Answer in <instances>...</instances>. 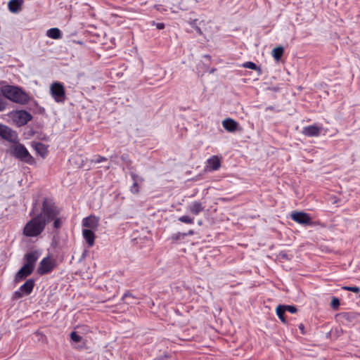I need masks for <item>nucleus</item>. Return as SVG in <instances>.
I'll list each match as a JSON object with an SVG mask.
<instances>
[{
	"mask_svg": "<svg viewBox=\"0 0 360 360\" xmlns=\"http://www.w3.org/2000/svg\"><path fill=\"white\" fill-rule=\"evenodd\" d=\"M24 0H10L8 3V10L13 13H18L22 10Z\"/></svg>",
	"mask_w": 360,
	"mask_h": 360,
	"instance_id": "obj_15",
	"label": "nucleus"
},
{
	"mask_svg": "<svg viewBox=\"0 0 360 360\" xmlns=\"http://www.w3.org/2000/svg\"><path fill=\"white\" fill-rule=\"evenodd\" d=\"M243 66L245 68L251 69V70H257L259 69L257 65L253 62H246L245 63Z\"/></svg>",
	"mask_w": 360,
	"mask_h": 360,
	"instance_id": "obj_28",
	"label": "nucleus"
},
{
	"mask_svg": "<svg viewBox=\"0 0 360 360\" xmlns=\"http://www.w3.org/2000/svg\"><path fill=\"white\" fill-rule=\"evenodd\" d=\"M323 129L321 126L313 124L302 129V133L309 137L319 136Z\"/></svg>",
	"mask_w": 360,
	"mask_h": 360,
	"instance_id": "obj_9",
	"label": "nucleus"
},
{
	"mask_svg": "<svg viewBox=\"0 0 360 360\" xmlns=\"http://www.w3.org/2000/svg\"><path fill=\"white\" fill-rule=\"evenodd\" d=\"M58 214V207L51 201L45 199L43 201L41 212L25 226L24 235L27 237L39 236L44 231L46 224L51 221Z\"/></svg>",
	"mask_w": 360,
	"mask_h": 360,
	"instance_id": "obj_1",
	"label": "nucleus"
},
{
	"mask_svg": "<svg viewBox=\"0 0 360 360\" xmlns=\"http://www.w3.org/2000/svg\"><path fill=\"white\" fill-rule=\"evenodd\" d=\"M283 309L285 310V311H288L291 314H295L297 311V308L292 305H283Z\"/></svg>",
	"mask_w": 360,
	"mask_h": 360,
	"instance_id": "obj_29",
	"label": "nucleus"
},
{
	"mask_svg": "<svg viewBox=\"0 0 360 360\" xmlns=\"http://www.w3.org/2000/svg\"><path fill=\"white\" fill-rule=\"evenodd\" d=\"M273 109H274V108H273L272 106H269V107H267L266 110H272Z\"/></svg>",
	"mask_w": 360,
	"mask_h": 360,
	"instance_id": "obj_42",
	"label": "nucleus"
},
{
	"mask_svg": "<svg viewBox=\"0 0 360 360\" xmlns=\"http://www.w3.org/2000/svg\"><path fill=\"white\" fill-rule=\"evenodd\" d=\"M70 338L71 340L75 342H79L82 340V337L79 335L76 332H72L70 333Z\"/></svg>",
	"mask_w": 360,
	"mask_h": 360,
	"instance_id": "obj_31",
	"label": "nucleus"
},
{
	"mask_svg": "<svg viewBox=\"0 0 360 360\" xmlns=\"http://www.w3.org/2000/svg\"><path fill=\"white\" fill-rule=\"evenodd\" d=\"M276 314L277 316H278V318L281 319V321L285 323H286V321H285V319L284 317V313H285V310L283 309V305H278L277 307H276Z\"/></svg>",
	"mask_w": 360,
	"mask_h": 360,
	"instance_id": "obj_26",
	"label": "nucleus"
},
{
	"mask_svg": "<svg viewBox=\"0 0 360 360\" xmlns=\"http://www.w3.org/2000/svg\"><path fill=\"white\" fill-rule=\"evenodd\" d=\"M0 136L12 143H16L18 141V135L15 131L1 124H0Z\"/></svg>",
	"mask_w": 360,
	"mask_h": 360,
	"instance_id": "obj_8",
	"label": "nucleus"
},
{
	"mask_svg": "<svg viewBox=\"0 0 360 360\" xmlns=\"http://www.w3.org/2000/svg\"><path fill=\"white\" fill-rule=\"evenodd\" d=\"M290 217L294 221L303 226L311 225L313 223L309 214L304 212H292Z\"/></svg>",
	"mask_w": 360,
	"mask_h": 360,
	"instance_id": "obj_7",
	"label": "nucleus"
},
{
	"mask_svg": "<svg viewBox=\"0 0 360 360\" xmlns=\"http://www.w3.org/2000/svg\"><path fill=\"white\" fill-rule=\"evenodd\" d=\"M25 294L20 290L19 288L18 290L15 291L13 294V298L14 299H19L22 297Z\"/></svg>",
	"mask_w": 360,
	"mask_h": 360,
	"instance_id": "obj_36",
	"label": "nucleus"
},
{
	"mask_svg": "<svg viewBox=\"0 0 360 360\" xmlns=\"http://www.w3.org/2000/svg\"><path fill=\"white\" fill-rule=\"evenodd\" d=\"M198 224H199V225H201V224H202V221H198Z\"/></svg>",
	"mask_w": 360,
	"mask_h": 360,
	"instance_id": "obj_43",
	"label": "nucleus"
},
{
	"mask_svg": "<svg viewBox=\"0 0 360 360\" xmlns=\"http://www.w3.org/2000/svg\"><path fill=\"white\" fill-rule=\"evenodd\" d=\"M99 219L95 216H90L83 220V226L90 230H96L98 226Z\"/></svg>",
	"mask_w": 360,
	"mask_h": 360,
	"instance_id": "obj_11",
	"label": "nucleus"
},
{
	"mask_svg": "<svg viewBox=\"0 0 360 360\" xmlns=\"http://www.w3.org/2000/svg\"><path fill=\"white\" fill-rule=\"evenodd\" d=\"M207 169L208 170H217L220 167V160L217 156H213L207 162Z\"/></svg>",
	"mask_w": 360,
	"mask_h": 360,
	"instance_id": "obj_17",
	"label": "nucleus"
},
{
	"mask_svg": "<svg viewBox=\"0 0 360 360\" xmlns=\"http://www.w3.org/2000/svg\"><path fill=\"white\" fill-rule=\"evenodd\" d=\"M107 160L106 158L102 156H98V158L94 160L96 163H100L103 161H105Z\"/></svg>",
	"mask_w": 360,
	"mask_h": 360,
	"instance_id": "obj_37",
	"label": "nucleus"
},
{
	"mask_svg": "<svg viewBox=\"0 0 360 360\" xmlns=\"http://www.w3.org/2000/svg\"><path fill=\"white\" fill-rule=\"evenodd\" d=\"M11 153L20 161L29 165L34 163L33 157L30 154L26 148L20 143H14L11 148Z\"/></svg>",
	"mask_w": 360,
	"mask_h": 360,
	"instance_id": "obj_3",
	"label": "nucleus"
},
{
	"mask_svg": "<svg viewBox=\"0 0 360 360\" xmlns=\"http://www.w3.org/2000/svg\"><path fill=\"white\" fill-rule=\"evenodd\" d=\"M155 26L158 30H162L165 28V24L162 22L155 23Z\"/></svg>",
	"mask_w": 360,
	"mask_h": 360,
	"instance_id": "obj_38",
	"label": "nucleus"
},
{
	"mask_svg": "<svg viewBox=\"0 0 360 360\" xmlns=\"http://www.w3.org/2000/svg\"><path fill=\"white\" fill-rule=\"evenodd\" d=\"M330 306L333 309H338V307L340 306V300L339 299H338L337 297H333L332 299V301H331V303H330Z\"/></svg>",
	"mask_w": 360,
	"mask_h": 360,
	"instance_id": "obj_34",
	"label": "nucleus"
},
{
	"mask_svg": "<svg viewBox=\"0 0 360 360\" xmlns=\"http://www.w3.org/2000/svg\"><path fill=\"white\" fill-rule=\"evenodd\" d=\"M185 21L190 25L196 32L202 35L204 32H208L210 27H207L206 25L209 24V22H206L204 19H198L195 18H193L191 16L187 17L185 19Z\"/></svg>",
	"mask_w": 360,
	"mask_h": 360,
	"instance_id": "obj_4",
	"label": "nucleus"
},
{
	"mask_svg": "<svg viewBox=\"0 0 360 360\" xmlns=\"http://www.w3.org/2000/svg\"><path fill=\"white\" fill-rule=\"evenodd\" d=\"M204 209L205 206L198 201H194L187 206V210L194 215L199 214Z\"/></svg>",
	"mask_w": 360,
	"mask_h": 360,
	"instance_id": "obj_14",
	"label": "nucleus"
},
{
	"mask_svg": "<svg viewBox=\"0 0 360 360\" xmlns=\"http://www.w3.org/2000/svg\"><path fill=\"white\" fill-rule=\"evenodd\" d=\"M179 221H180L181 222L185 223V224H193V218H192L189 216H187V215H184V216L180 217L179 218Z\"/></svg>",
	"mask_w": 360,
	"mask_h": 360,
	"instance_id": "obj_27",
	"label": "nucleus"
},
{
	"mask_svg": "<svg viewBox=\"0 0 360 360\" xmlns=\"http://www.w3.org/2000/svg\"><path fill=\"white\" fill-rule=\"evenodd\" d=\"M343 289H345L346 290L352 291L354 292H359L360 290L359 288H358L356 286H345V287H343Z\"/></svg>",
	"mask_w": 360,
	"mask_h": 360,
	"instance_id": "obj_35",
	"label": "nucleus"
},
{
	"mask_svg": "<svg viewBox=\"0 0 360 360\" xmlns=\"http://www.w3.org/2000/svg\"><path fill=\"white\" fill-rule=\"evenodd\" d=\"M337 317L339 319V321L341 322H352L355 319V315L353 313L349 312H342L337 315Z\"/></svg>",
	"mask_w": 360,
	"mask_h": 360,
	"instance_id": "obj_21",
	"label": "nucleus"
},
{
	"mask_svg": "<svg viewBox=\"0 0 360 360\" xmlns=\"http://www.w3.org/2000/svg\"><path fill=\"white\" fill-rule=\"evenodd\" d=\"M18 122L21 124H27L29 121L32 120V115L25 110H21L17 112Z\"/></svg>",
	"mask_w": 360,
	"mask_h": 360,
	"instance_id": "obj_20",
	"label": "nucleus"
},
{
	"mask_svg": "<svg viewBox=\"0 0 360 360\" xmlns=\"http://www.w3.org/2000/svg\"><path fill=\"white\" fill-rule=\"evenodd\" d=\"M129 298H132L134 299V297L131 295V294L129 292H125L124 294V295L122 296V300H124V302L127 304H134V302H129L128 301V299Z\"/></svg>",
	"mask_w": 360,
	"mask_h": 360,
	"instance_id": "obj_33",
	"label": "nucleus"
},
{
	"mask_svg": "<svg viewBox=\"0 0 360 360\" xmlns=\"http://www.w3.org/2000/svg\"><path fill=\"white\" fill-rule=\"evenodd\" d=\"M283 48L282 46H278L273 49L272 56L276 61H279L283 54Z\"/></svg>",
	"mask_w": 360,
	"mask_h": 360,
	"instance_id": "obj_24",
	"label": "nucleus"
},
{
	"mask_svg": "<svg viewBox=\"0 0 360 360\" xmlns=\"http://www.w3.org/2000/svg\"><path fill=\"white\" fill-rule=\"evenodd\" d=\"M186 236H187L186 233L178 232V233H176L175 234H173L172 236V239L173 240H180V239L184 238Z\"/></svg>",
	"mask_w": 360,
	"mask_h": 360,
	"instance_id": "obj_32",
	"label": "nucleus"
},
{
	"mask_svg": "<svg viewBox=\"0 0 360 360\" xmlns=\"http://www.w3.org/2000/svg\"><path fill=\"white\" fill-rule=\"evenodd\" d=\"M33 269L32 266H28V265L24 264L21 269L17 272L15 277V281L16 283L20 282V281L25 279L26 277H27L29 275H30Z\"/></svg>",
	"mask_w": 360,
	"mask_h": 360,
	"instance_id": "obj_10",
	"label": "nucleus"
},
{
	"mask_svg": "<svg viewBox=\"0 0 360 360\" xmlns=\"http://www.w3.org/2000/svg\"><path fill=\"white\" fill-rule=\"evenodd\" d=\"M51 94L54 100L58 102H63L65 100V94L63 86L60 82H54L51 86Z\"/></svg>",
	"mask_w": 360,
	"mask_h": 360,
	"instance_id": "obj_5",
	"label": "nucleus"
},
{
	"mask_svg": "<svg viewBox=\"0 0 360 360\" xmlns=\"http://www.w3.org/2000/svg\"><path fill=\"white\" fill-rule=\"evenodd\" d=\"M6 107V101L4 94H0V111H3Z\"/></svg>",
	"mask_w": 360,
	"mask_h": 360,
	"instance_id": "obj_30",
	"label": "nucleus"
},
{
	"mask_svg": "<svg viewBox=\"0 0 360 360\" xmlns=\"http://www.w3.org/2000/svg\"><path fill=\"white\" fill-rule=\"evenodd\" d=\"M122 160L123 161H124V162H127V157H126L125 155H123L122 156Z\"/></svg>",
	"mask_w": 360,
	"mask_h": 360,
	"instance_id": "obj_41",
	"label": "nucleus"
},
{
	"mask_svg": "<svg viewBox=\"0 0 360 360\" xmlns=\"http://www.w3.org/2000/svg\"><path fill=\"white\" fill-rule=\"evenodd\" d=\"M34 282L32 279L27 280L23 285L20 287V290L26 295H30L34 288Z\"/></svg>",
	"mask_w": 360,
	"mask_h": 360,
	"instance_id": "obj_19",
	"label": "nucleus"
},
{
	"mask_svg": "<svg viewBox=\"0 0 360 360\" xmlns=\"http://www.w3.org/2000/svg\"><path fill=\"white\" fill-rule=\"evenodd\" d=\"M46 35L53 39H60L62 37L61 32L58 28L54 27L47 30Z\"/></svg>",
	"mask_w": 360,
	"mask_h": 360,
	"instance_id": "obj_23",
	"label": "nucleus"
},
{
	"mask_svg": "<svg viewBox=\"0 0 360 360\" xmlns=\"http://www.w3.org/2000/svg\"><path fill=\"white\" fill-rule=\"evenodd\" d=\"M39 257V254L37 251H32L30 252L27 253L25 255V264L28 265V266H32V269H34V264L37 261Z\"/></svg>",
	"mask_w": 360,
	"mask_h": 360,
	"instance_id": "obj_13",
	"label": "nucleus"
},
{
	"mask_svg": "<svg viewBox=\"0 0 360 360\" xmlns=\"http://www.w3.org/2000/svg\"><path fill=\"white\" fill-rule=\"evenodd\" d=\"M55 267V260L49 257H44L39 263L37 273L44 275L51 272Z\"/></svg>",
	"mask_w": 360,
	"mask_h": 360,
	"instance_id": "obj_6",
	"label": "nucleus"
},
{
	"mask_svg": "<svg viewBox=\"0 0 360 360\" xmlns=\"http://www.w3.org/2000/svg\"><path fill=\"white\" fill-rule=\"evenodd\" d=\"M214 71V70L213 69V70H212L210 71V72H211V73H212Z\"/></svg>",
	"mask_w": 360,
	"mask_h": 360,
	"instance_id": "obj_44",
	"label": "nucleus"
},
{
	"mask_svg": "<svg viewBox=\"0 0 360 360\" xmlns=\"http://www.w3.org/2000/svg\"><path fill=\"white\" fill-rule=\"evenodd\" d=\"M58 210L59 211L58 209ZM58 215H59V213L53 219V227L56 229L60 228L64 221V219L63 217H58Z\"/></svg>",
	"mask_w": 360,
	"mask_h": 360,
	"instance_id": "obj_25",
	"label": "nucleus"
},
{
	"mask_svg": "<svg viewBox=\"0 0 360 360\" xmlns=\"http://www.w3.org/2000/svg\"><path fill=\"white\" fill-rule=\"evenodd\" d=\"M299 328H300V329L303 332L304 328V325H303V324H302V323H301V324H300V326H299Z\"/></svg>",
	"mask_w": 360,
	"mask_h": 360,
	"instance_id": "obj_40",
	"label": "nucleus"
},
{
	"mask_svg": "<svg viewBox=\"0 0 360 360\" xmlns=\"http://www.w3.org/2000/svg\"><path fill=\"white\" fill-rule=\"evenodd\" d=\"M36 152L42 158H44L47 155V148L44 144L40 142L34 143L33 144Z\"/></svg>",
	"mask_w": 360,
	"mask_h": 360,
	"instance_id": "obj_22",
	"label": "nucleus"
},
{
	"mask_svg": "<svg viewBox=\"0 0 360 360\" xmlns=\"http://www.w3.org/2000/svg\"><path fill=\"white\" fill-rule=\"evenodd\" d=\"M130 175L133 180V184L131 186L130 191L132 193L137 194L139 192V185L143 182L144 179L134 172H131Z\"/></svg>",
	"mask_w": 360,
	"mask_h": 360,
	"instance_id": "obj_12",
	"label": "nucleus"
},
{
	"mask_svg": "<svg viewBox=\"0 0 360 360\" xmlns=\"http://www.w3.org/2000/svg\"><path fill=\"white\" fill-rule=\"evenodd\" d=\"M187 236H191L194 234V231L193 230H190L188 233H186Z\"/></svg>",
	"mask_w": 360,
	"mask_h": 360,
	"instance_id": "obj_39",
	"label": "nucleus"
},
{
	"mask_svg": "<svg viewBox=\"0 0 360 360\" xmlns=\"http://www.w3.org/2000/svg\"><path fill=\"white\" fill-rule=\"evenodd\" d=\"M222 125L228 131L234 132L236 131L238 124L235 120L227 118L222 122Z\"/></svg>",
	"mask_w": 360,
	"mask_h": 360,
	"instance_id": "obj_16",
	"label": "nucleus"
},
{
	"mask_svg": "<svg viewBox=\"0 0 360 360\" xmlns=\"http://www.w3.org/2000/svg\"><path fill=\"white\" fill-rule=\"evenodd\" d=\"M83 237L88 243L89 246L91 247L94 244L95 235L93 230L84 229Z\"/></svg>",
	"mask_w": 360,
	"mask_h": 360,
	"instance_id": "obj_18",
	"label": "nucleus"
},
{
	"mask_svg": "<svg viewBox=\"0 0 360 360\" xmlns=\"http://www.w3.org/2000/svg\"><path fill=\"white\" fill-rule=\"evenodd\" d=\"M1 91L5 99L8 98L20 104H26L29 102L28 95L19 87L7 85L1 87Z\"/></svg>",
	"mask_w": 360,
	"mask_h": 360,
	"instance_id": "obj_2",
	"label": "nucleus"
}]
</instances>
